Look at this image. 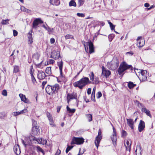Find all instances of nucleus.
I'll return each instance as SVG.
<instances>
[{
  "label": "nucleus",
  "instance_id": "obj_1",
  "mask_svg": "<svg viewBox=\"0 0 155 155\" xmlns=\"http://www.w3.org/2000/svg\"><path fill=\"white\" fill-rule=\"evenodd\" d=\"M133 68L131 65H128L125 62H122L118 69V71L119 75L122 76L124 74V72L126 70H128L129 72H132Z\"/></svg>",
  "mask_w": 155,
  "mask_h": 155
},
{
  "label": "nucleus",
  "instance_id": "obj_2",
  "mask_svg": "<svg viewBox=\"0 0 155 155\" xmlns=\"http://www.w3.org/2000/svg\"><path fill=\"white\" fill-rule=\"evenodd\" d=\"M59 86L56 84L52 85H48L45 88L46 92L50 95H53L58 92L59 90Z\"/></svg>",
  "mask_w": 155,
  "mask_h": 155
},
{
  "label": "nucleus",
  "instance_id": "obj_3",
  "mask_svg": "<svg viewBox=\"0 0 155 155\" xmlns=\"http://www.w3.org/2000/svg\"><path fill=\"white\" fill-rule=\"evenodd\" d=\"M119 64V61L116 57H114L112 60L107 63V66L108 68L111 70H114L116 69Z\"/></svg>",
  "mask_w": 155,
  "mask_h": 155
},
{
  "label": "nucleus",
  "instance_id": "obj_4",
  "mask_svg": "<svg viewBox=\"0 0 155 155\" xmlns=\"http://www.w3.org/2000/svg\"><path fill=\"white\" fill-rule=\"evenodd\" d=\"M91 83V82L89 80L88 78L85 77L82 78L78 81V87L81 89L86 85Z\"/></svg>",
  "mask_w": 155,
  "mask_h": 155
},
{
  "label": "nucleus",
  "instance_id": "obj_5",
  "mask_svg": "<svg viewBox=\"0 0 155 155\" xmlns=\"http://www.w3.org/2000/svg\"><path fill=\"white\" fill-rule=\"evenodd\" d=\"M139 73H140L139 76L140 80L143 81H146L148 75L147 71L145 70H140V71Z\"/></svg>",
  "mask_w": 155,
  "mask_h": 155
},
{
  "label": "nucleus",
  "instance_id": "obj_6",
  "mask_svg": "<svg viewBox=\"0 0 155 155\" xmlns=\"http://www.w3.org/2000/svg\"><path fill=\"white\" fill-rule=\"evenodd\" d=\"M88 44L87 43V45H88L89 46V52L90 54H91L94 52V47L93 43L91 41H89L88 42ZM85 48V51L87 52V51L88 50V47L87 46V49L86 47V45H84Z\"/></svg>",
  "mask_w": 155,
  "mask_h": 155
},
{
  "label": "nucleus",
  "instance_id": "obj_7",
  "mask_svg": "<svg viewBox=\"0 0 155 155\" xmlns=\"http://www.w3.org/2000/svg\"><path fill=\"white\" fill-rule=\"evenodd\" d=\"M43 23V21L41 20L40 18H36L34 21L33 22L32 28H36L39 24Z\"/></svg>",
  "mask_w": 155,
  "mask_h": 155
},
{
  "label": "nucleus",
  "instance_id": "obj_8",
  "mask_svg": "<svg viewBox=\"0 0 155 155\" xmlns=\"http://www.w3.org/2000/svg\"><path fill=\"white\" fill-rule=\"evenodd\" d=\"M113 134L111 136V138L113 142V145L115 146L116 145L117 137L115 129L113 127Z\"/></svg>",
  "mask_w": 155,
  "mask_h": 155
},
{
  "label": "nucleus",
  "instance_id": "obj_9",
  "mask_svg": "<svg viewBox=\"0 0 155 155\" xmlns=\"http://www.w3.org/2000/svg\"><path fill=\"white\" fill-rule=\"evenodd\" d=\"M101 130L99 129L98 130V135L96 137V140L95 142V145L98 148L99 146V144L101 139Z\"/></svg>",
  "mask_w": 155,
  "mask_h": 155
},
{
  "label": "nucleus",
  "instance_id": "obj_10",
  "mask_svg": "<svg viewBox=\"0 0 155 155\" xmlns=\"http://www.w3.org/2000/svg\"><path fill=\"white\" fill-rule=\"evenodd\" d=\"M50 57L55 60L58 59L60 57V52L59 51H53L51 53Z\"/></svg>",
  "mask_w": 155,
  "mask_h": 155
},
{
  "label": "nucleus",
  "instance_id": "obj_11",
  "mask_svg": "<svg viewBox=\"0 0 155 155\" xmlns=\"http://www.w3.org/2000/svg\"><path fill=\"white\" fill-rule=\"evenodd\" d=\"M137 46L138 47H142L145 44V41L143 39H142L141 37H138L137 39Z\"/></svg>",
  "mask_w": 155,
  "mask_h": 155
},
{
  "label": "nucleus",
  "instance_id": "obj_12",
  "mask_svg": "<svg viewBox=\"0 0 155 155\" xmlns=\"http://www.w3.org/2000/svg\"><path fill=\"white\" fill-rule=\"evenodd\" d=\"M102 73L101 75H103L105 76L106 78H107L110 74V71L106 69L104 66L102 67Z\"/></svg>",
  "mask_w": 155,
  "mask_h": 155
},
{
  "label": "nucleus",
  "instance_id": "obj_13",
  "mask_svg": "<svg viewBox=\"0 0 155 155\" xmlns=\"http://www.w3.org/2000/svg\"><path fill=\"white\" fill-rule=\"evenodd\" d=\"M77 94L76 93H73L71 94L68 93L67 96L68 102L69 103V100L73 99H77Z\"/></svg>",
  "mask_w": 155,
  "mask_h": 155
},
{
  "label": "nucleus",
  "instance_id": "obj_14",
  "mask_svg": "<svg viewBox=\"0 0 155 155\" xmlns=\"http://www.w3.org/2000/svg\"><path fill=\"white\" fill-rule=\"evenodd\" d=\"M63 64V62L62 60H61L60 61L58 62L57 63V65L59 68L60 75L61 76H63L62 69Z\"/></svg>",
  "mask_w": 155,
  "mask_h": 155
},
{
  "label": "nucleus",
  "instance_id": "obj_15",
  "mask_svg": "<svg viewBox=\"0 0 155 155\" xmlns=\"http://www.w3.org/2000/svg\"><path fill=\"white\" fill-rule=\"evenodd\" d=\"M32 134L34 135H37L39 133V129L37 125H34L32 127Z\"/></svg>",
  "mask_w": 155,
  "mask_h": 155
},
{
  "label": "nucleus",
  "instance_id": "obj_16",
  "mask_svg": "<svg viewBox=\"0 0 155 155\" xmlns=\"http://www.w3.org/2000/svg\"><path fill=\"white\" fill-rule=\"evenodd\" d=\"M145 127L144 122L142 120H140L138 126V130L140 132H141Z\"/></svg>",
  "mask_w": 155,
  "mask_h": 155
},
{
  "label": "nucleus",
  "instance_id": "obj_17",
  "mask_svg": "<svg viewBox=\"0 0 155 155\" xmlns=\"http://www.w3.org/2000/svg\"><path fill=\"white\" fill-rule=\"evenodd\" d=\"M37 76L39 79H43L46 76L45 72L42 71H38Z\"/></svg>",
  "mask_w": 155,
  "mask_h": 155
},
{
  "label": "nucleus",
  "instance_id": "obj_18",
  "mask_svg": "<svg viewBox=\"0 0 155 155\" xmlns=\"http://www.w3.org/2000/svg\"><path fill=\"white\" fill-rule=\"evenodd\" d=\"M14 151L17 155H19L21 153V150L19 148V146L18 144L15 145L14 147Z\"/></svg>",
  "mask_w": 155,
  "mask_h": 155
},
{
  "label": "nucleus",
  "instance_id": "obj_19",
  "mask_svg": "<svg viewBox=\"0 0 155 155\" xmlns=\"http://www.w3.org/2000/svg\"><path fill=\"white\" fill-rule=\"evenodd\" d=\"M19 95L20 97L21 98V100L22 101H23L24 102L26 103H30L28 99L26 98L25 95H23L22 94H20Z\"/></svg>",
  "mask_w": 155,
  "mask_h": 155
},
{
  "label": "nucleus",
  "instance_id": "obj_20",
  "mask_svg": "<svg viewBox=\"0 0 155 155\" xmlns=\"http://www.w3.org/2000/svg\"><path fill=\"white\" fill-rule=\"evenodd\" d=\"M32 31L31 30L28 33V42L29 44H31L33 42V38L31 34Z\"/></svg>",
  "mask_w": 155,
  "mask_h": 155
},
{
  "label": "nucleus",
  "instance_id": "obj_21",
  "mask_svg": "<svg viewBox=\"0 0 155 155\" xmlns=\"http://www.w3.org/2000/svg\"><path fill=\"white\" fill-rule=\"evenodd\" d=\"M127 123L130 127L132 129H134V123L133 120L131 119H127Z\"/></svg>",
  "mask_w": 155,
  "mask_h": 155
},
{
  "label": "nucleus",
  "instance_id": "obj_22",
  "mask_svg": "<svg viewBox=\"0 0 155 155\" xmlns=\"http://www.w3.org/2000/svg\"><path fill=\"white\" fill-rule=\"evenodd\" d=\"M141 111L142 112L145 113L146 114L150 117H151V115L150 113V111L147 109L145 107H143L141 109Z\"/></svg>",
  "mask_w": 155,
  "mask_h": 155
},
{
  "label": "nucleus",
  "instance_id": "obj_23",
  "mask_svg": "<svg viewBox=\"0 0 155 155\" xmlns=\"http://www.w3.org/2000/svg\"><path fill=\"white\" fill-rule=\"evenodd\" d=\"M126 145L125 144L127 150H129V151L130 150V146L131 144V140H126Z\"/></svg>",
  "mask_w": 155,
  "mask_h": 155
},
{
  "label": "nucleus",
  "instance_id": "obj_24",
  "mask_svg": "<svg viewBox=\"0 0 155 155\" xmlns=\"http://www.w3.org/2000/svg\"><path fill=\"white\" fill-rule=\"evenodd\" d=\"M29 137H25V138L24 140H21L22 143L25 146V147H26L28 143L30 142V141H28Z\"/></svg>",
  "mask_w": 155,
  "mask_h": 155
},
{
  "label": "nucleus",
  "instance_id": "obj_25",
  "mask_svg": "<svg viewBox=\"0 0 155 155\" xmlns=\"http://www.w3.org/2000/svg\"><path fill=\"white\" fill-rule=\"evenodd\" d=\"M50 3L53 5H58L60 4L59 0H50Z\"/></svg>",
  "mask_w": 155,
  "mask_h": 155
},
{
  "label": "nucleus",
  "instance_id": "obj_26",
  "mask_svg": "<svg viewBox=\"0 0 155 155\" xmlns=\"http://www.w3.org/2000/svg\"><path fill=\"white\" fill-rule=\"evenodd\" d=\"M37 141L39 143L42 144H46L47 142V141L46 140L42 138L37 139Z\"/></svg>",
  "mask_w": 155,
  "mask_h": 155
},
{
  "label": "nucleus",
  "instance_id": "obj_27",
  "mask_svg": "<svg viewBox=\"0 0 155 155\" xmlns=\"http://www.w3.org/2000/svg\"><path fill=\"white\" fill-rule=\"evenodd\" d=\"M21 11L25 12L28 13L31 12V11L29 9L26 8L24 6H22L21 7Z\"/></svg>",
  "mask_w": 155,
  "mask_h": 155
},
{
  "label": "nucleus",
  "instance_id": "obj_28",
  "mask_svg": "<svg viewBox=\"0 0 155 155\" xmlns=\"http://www.w3.org/2000/svg\"><path fill=\"white\" fill-rule=\"evenodd\" d=\"M51 67H47L45 70V73L48 75H51Z\"/></svg>",
  "mask_w": 155,
  "mask_h": 155
},
{
  "label": "nucleus",
  "instance_id": "obj_29",
  "mask_svg": "<svg viewBox=\"0 0 155 155\" xmlns=\"http://www.w3.org/2000/svg\"><path fill=\"white\" fill-rule=\"evenodd\" d=\"M71 145L74 144H78V137H73L71 142Z\"/></svg>",
  "mask_w": 155,
  "mask_h": 155
},
{
  "label": "nucleus",
  "instance_id": "obj_30",
  "mask_svg": "<svg viewBox=\"0 0 155 155\" xmlns=\"http://www.w3.org/2000/svg\"><path fill=\"white\" fill-rule=\"evenodd\" d=\"M36 150L38 152H41L42 153L43 155H44L45 154L44 151L39 146H37L36 147Z\"/></svg>",
  "mask_w": 155,
  "mask_h": 155
},
{
  "label": "nucleus",
  "instance_id": "obj_31",
  "mask_svg": "<svg viewBox=\"0 0 155 155\" xmlns=\"http://www.w3.org/2000/svg\"><path fill=\"white\" fill-rule=\"evenodd\" d=\"M28 111L27 110L26 108H25L24 109L21 110L20 111H17V113L18 115L21 114H23L26 113Z\"/></svg>",
  "mask_w": 155,
  "mask_h": 155
},
{
  "label": "nucleus",
  "instance_id": "obj_32",
  "mask_svg": "<svg viewBox=\"0 0 155 155\" xmlns=\"http://www.w3.org/2000/svg\"><path fill=\"white\" fill-rule=\"evenodd\" d=\"M67 111L70 113H73L75 111V109H70L68 106L67 107Z\"/></svg>",
  "mask_w": 155,
  "mask_h": 155
},
{
  "label": "nucleus",
  "instance_id": "obj_33",
  "mask_svg": "<svg viewBox=\"0 0 155 155\" xmlns=\"http://www.w3.org/2000/svg\"><path fill=\"white\" fill-rule=\"evenodd\" d=\"M84 142V139L82 137H78V145L82 144Z\"/></svg>",
  "mask_w": 155,
  "mask_h": 155
},
{
  "label": "nucleus",
  "instance_id": "obj_34",
  "mask_svg": "<svg viewBox=\"0 0 155 155\" xmlns=\"http://www.w3.org/2000/svg\"><path fill=\"white\" fill-rule=\"evenodd\" d=\"M136 84H134L132 82L130 81L128 83V86L129 88L131 89L136 86Z\"/></svg>",
  "mask_w": 155,
  "mask_h": 155
},
{
  "label": "nucleus",
  "instance_id": "obj_35",
  "mask_svg": "<svg viewBox=\"0 0 155 155\" xmlns=\"http://www.w3.org/2000/svg\"><path fill=\"white\" fill-rule=\"evenodd\" d=\"M43 61H42L40 63L36 64L35 65L37 68H39L40 69H42L44 67V65L42 64Z\"/></svg>",
  "mask_w": 155,
  "mask_h": 155
},
{
  "label": "nucleus",
  "instance_id": "obj_36",
  "mask_svg": "<svg viewBox=\"0 0 155 155\" xmlns=\"http://www.w3.org/2000/svg\"><path fill=\"white\" fill-rule=\"evenodd\" d=\"M28 137V141H30V142L32 140H36L37 141V139H38L32 135H30Z\"/></svg>",
  "mask_w": 155,
  "mask_h": 155
},
{
  "label": "nucleus",
  "instance_id": "obj_37",
  "mask_svg": "<svg viewBox=\"0 0 155 155\" xmlns=\"http://www.w3.org/2000/svg\"><path fill=\"white\" fill-rule=\"evenodd\" d=\"M70 6H76V3L74 0H71L69 3Z\"/></svg>",
  "mask_w": 155,
  "mask_h": 155
},
{
  "label": "nucleus",
  "instance_id": "obj_38",
  "mask_svg": "<svg viewBox=\"0 0 155 155\" xmlns=\"http://www.w3.org/2000/svg\"><path fill=\"white\" fill-rule=\"evenodd\" d=\"M87 118L88 119V120L90 122L92 120V115L91 114H88L86 115Z\"/></svg>",
  "mask_w": 155,
  "mask_h": 155
},
{
  "label": "nucleus",
  "instance_id": "obj_39",
  "mask_svg": "<svg viewBox=\"0 0 155 155\" xmlns=\"http://www.w3.org/2000/svg\"><path fill=\"white\" fill-rule=\"evenodd\" d=\"M9 20V19H7L5 20H3L1 21V23L2 25H6L7 24H8V21Z\"/></svg>",
  "mask_w": 155,
  "mask_h": 155
},
{
  "label": "nucleus",
  "instance_id": "obj_40",
  "mask_svg": "<svg viewBox=\"0 0 155 155\" xmlns=\"http://www.w3.org/2000/svg\"><path fill=\"white\" fill-rule=\"evenodd\" d=\"M127 134V132L124 130H123L121 133V137H125Z\"/></svg>",
  "mask_w": 155,
  "mask_h": 155
},
{
  "label": "nucleus",
  "instance_id": "obj_41",
  "mask_svg": "<svg viewBox=\"0 0 155 155\" xmlns=\"http://www.w3.org/2000/svg\"><path fill=\"white\" fill-rule=\"evenodd\" d=\"M54 61L52 60V59H49L48 61H47V65L49 64H52L54 63ZM47 64H45V65H46Z\"/></svg>",
  "mask_w": 155,
  "mask_h": 155
},
{
  "label": "nucleus",
  "instance_id": "obj_42",
  "mask_svg": "<svg viewBox=\"0 0 155 155\" xmlns=\"http://www.w3.org/2000/svg\"><path fill=\"white\" fill-rule=\"evenodd\" d=\"M31 78L32 83L34 84H35L36 83V81L35 79V78L33 75H32V76H31Z\"/></svg>",
  "mask_w": 155,
  "mask_h": 155
},
{
  "label": "nucleus",
  "instance_id": "obj_43",
  "mask_svg": "<svg viewBox=\"0 0 155 155\" xmlns=\"http://www.w3.org/2000/svg\"><path fill=\"white\" fill-rule=\"evenodd\" d=\"M40 56V54L37 53L35 54L34 55V57L37 60L39 59Z\"/></svg>",
  "mask_w": 155,
  "mask_h": 155
},
{
  "label": "nucleus",
  "instance_id": "obj_44",
  "mask_svg": "<svg viewBox=\"0 0 155 155\" xmlns=\"http://www.w3.org/2000/svg\"><path fill=\"white\" fill-rule=\"evenodd\" d=\"M114 35L113 34H110L108 36V38L109 39V41H111L114 38Z\"/></svg>",
  "mask_w": 155,
  "mask_h": 155
},
{
  "label": "nucleus",
  "instance_id": "obj_45",
  "mask_svg": "<svg viewBox=\"0 0 155 155\" xmlns=\"http://www.w3.org/2000/svg\"><path fill=\"white\" fill-rule=\"evenodd\" d=\"M45 29H46L49 32L51 31V30H53V28L51 29L49 27H46L45 25H43L42 26Z\"/></svg>",
  "mask_w": 155,
  "mask_h": 155
},
{
  "label": "nucleus",
  "instance_id": "obj_46",
  "mask_svg": "<svg viewBox=\"0 0 155 155\" xmlns=\"http://www.w3.org/2000/svg\"><path fill=\"white\" fill-rule=\"evenodd\" d=\"M84 0H78L79 6L82 5L84 4Z\"/></svg>",
  "mask_w": 155,
  "mask_h": 155
},
{
  "label": "nucleus",
  "instance_id": "obj_47",
  "mask_svg": "<svg viewBox=\"0 0 155 155\" xmlns=\"http://www.w3.org/2000/svg\"><path fill=\"white\" fill-rule=\"evenodd\" d=\"M19 71V68L18 66H15L14 67V72L17 73Z\"/></svg>",
  "mask_w": 155,
  "mask_h": 155
},
{
  "label": "nucleus",
  "instance_id": "obj_48",
  "mask_svg": "<svg viewBox=\"0 0 155 155\" xmlns=\"http://www.w3.org/2000/svg\"><path fill=\"white\" fill-rule=\"evenodd\" d=\"M138 150V152L139 153H140L141 152V150L140 146H138L137 147L136 149V155H137V150Z\"/></svg>",
  "mask_w": 155,
  "mask_h": 155
},
{
  "label": "nucleus",
  "instance_id": "obj_49",
  "mask_svg": "<svg viewBox=\"0 0 155 155\" xmlns=\"http://www.w3.org/2000/svg\"><path fill=\"white\" fill-rule=\"evenodd\" d=\"M2 94L4 96H7V93L6 90H3L2 92Z\"/></svg>",
  "mask_w": 155,
  "mask_h": 155
},
{
  "label": "nucleus",
  "instance_id": "obj_50",
  "mask_svg": "<svg viewBox=\"0 0 155 155\" xmlns=\"http://www.w3.org/2000/svg\"><path fill=\"white\" fill-rule=\"evenodd\" d=\"M65 37L66 39L72 38L73 37L72 35H67L65 36Z\"/></svg>",
  "mask_w": 155,
  "mask_h": 155
},
{
  "label": "nucleus",
  "instance_id": "obj_51",
  "mask_svg": "<svg viewBox=\"0 0 155 155\" xmlns=\"http://www.w3.org/2000/svg\"><path fill=\"white\" fill-rule=\"evenodd\" d=\"M91 80L93 81L94 79V75L93 72H91V75H90Z\"/></svg>",
  "mask_w": 155,
  "mask_h": 155
},
{
  "label": "nucleus",
  "instance_id": "obj_52",
  "mask_svg": "<svg viewBox=\"0 0 155 155\" xmlns=\"http://www.w3.org/2000/svg\"><path fill=\"white\" fill-rule=\"evenodd\" d=\"M102 94L100 91L98 92L97 94V98H99L102 96Z\"/></svg>",
  "mask_w": 155,
  "mask_h": 155
},
{
  "label": "nucleus",
  "instance_id": "obj_53",
  "mask_svg": "<svg viewBox=\"0 0 155 155\" xmlns=\"http://www.w3.org/2000/svg\"><path fill=\"white\" fill-rule=\"evenodd\" d=\"M126 54L127 56H131L134 54V53L132 51H131L130 52H127Z\"/></svg>",
  "mask_w": 155,
  "mask_h": 155
},
{
  "label": "nucleus",
  "instance_id": "obj_54",
  "mask_svg": "<svg viewBox=\"0 0 155 155\" xmlns=\"http://www.w3.org/2000/svg\"><path fill=\"white\" fill-rule=\"evenodd\" d=\"M5 115V114L4 112H1L0 113V118H4Z\"/></svg>",
  "mask_w": 155,
  "mask_h": 155
},
{
  "label": "nucleus",
  "instance_id": "obj_55",
  "mask_svg": "<svg viewBox=\"0 0 155 155\" xmlns=\"http://www.w3.org/2000/svg\"><path fill=\"white\" fill-rule=\"evenodd\" d=\"M47 117L49 121L53 120L52 117L50 115V114H47Z\"/></svg>",
  "mask_w": 155,
  "mask_h": 155
},
{
  "label": "nucleus",
  "instance_id": "obj_56",
  "mask_svg": "<svg viewBox=\"0 0 155 155\" xmlns=\"http://www.w3.org/2000/svg\"><path fill=\"white\" fill-rule=\"evenodd\" d=\"M91 99L92 101H95V94H91Z\"/></svg>",
  "mask_w": 155,
  "mask_h": 155
},
{
  "label": "nucleus",
  "instance_id": "obj_57",
  "mask_svg": "<svg viewBox=\"0 0 155 155\" xmlns=\"http://www.w3.org/2000/svg\"><path fill=\"white\" fill-rule=\"evenodd\" d=\"M13 35L15 37L17 36L18 35V33L17 31L15 30H13Z\"/></svg>",
  "mask_w": 155,
  "mask_h": 155
},
{
  "label": "nucleus",
  "instance_id": "obj_58",
  "mask_svg": "<svg viewBox=\"0 0 155 155\" xmlns=\"http://www.w3.org/2000/svg\"><path fill=\"white\" fill-rule=\"evenodd\" d=\"M61 152V150L59 149H58L54 155H59L60 154Z\"/></svg>",
  "mask_w": 155,
  "mask_h": 155
},
{
  "label": "nucleus",
  "instance_id": "obj_59",
  "mask_svg": "<svg viewBox=\"0 0 155 155\" xmlns=\"http://www.w3.org/2000/svg\"><path fill=\"white\" fill-rule=\"evenodd\" d=\"M78 16L84 17L85 16V15L83 13H78Z\"/></svg>",
  "mask_w": 155,
  "mask_h": 155
},
{
  "label": "nucleus",
  "instance_id": "obj_60",
  "mask_svg": "<svg viewBox=\"0 0 155 155\" xmlns=\"http://www.w3.org/2000/svg\"><path fill=\"white\" fill-rule=\"evenodd\" d=\"M87 94L89 95L91 93V88H88L87 90Z\"/></svg>",
  "mask_w": 155,
  "mask_h": 155
},
{
  "label": "nucleus",
  "instance_id": "obj_61",
  "mask_svg": "<svg viewBox=\"0 0 155 155\" xmlns=\"http://www.w3.org/2000/svg\"><path fill=\"white\" fill-rule=\"evenodd\" d=\"M55 39L54 38H52L50 39V42L51 44H53L54 43Z\"/></svg>",
  "mask_w": 155,
  "mask_h": 155
},
{
  "label": "nucleus",
  "instance_id": "obj_62",
  "mask_svg": "<svg viewBox=\"0 0 155 155\" xmlns=\"http://www.w3.org/2000/svg\"><path fill=\"white\" fill-rule=\"evenodd\" d=\"M61 107V106H58L57 107V112L58 113L59 112L60 110Z\"/></svg>",
  "mask_w": 155,
  "mask_h": 155
},
{
  "label": "nucleus",
  "instance_id": "obj_63",
  "mask_svg": "<svg viewBox=\"0 0 155 155\" xmlns=\"http://www.w3.org/2000/svg\"><path fill=\"white\" fill-rule=\"evenodd\" d=\"M50 125H52V126H54V124L53 121V120H50Z\"/></svg>",
  "mask_w": 155,
  "mask_h": 155
},
{
  "label": "nucleus",
  "instance_id": "obj_64",
  "mask_svg": "<svg viewBox=\"0 0 155 155\" xmlns=\"http://www.w3.org/2000/svg\"><path fill=\"white\" fill-rule=\"evenodd\" d=\"M12 114L14 116H16L18 115V113H17V112H13Z\"/></svg>",
  "mask_w": 155,
  "mask_h": 155
}]
</instances>
